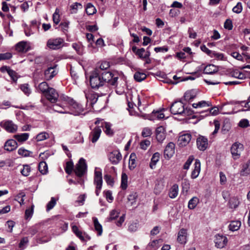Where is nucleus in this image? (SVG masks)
I'll list each match as a JSON object with an SVG mask.
<instances>
[{
    "label": "nucleus",
    "instance_id": "nucleus-30",
    "mask_svg": "<svg viewBox=\"0 0 250 250\" xmlns=\"http://www.w3.org/2000/svg\"><path fill=\"white\" fill-rule=\"evenodd\" d=\"M160 154L158 152L155 153L151 159V162L149 164L150 167L153 169L155 167L157 163L159 161Z\"/></svg>",
    "mask_w": 250,
    "mask_h": 250
},
{
    "label": "nucleus",
    "instance_id": "nucleus-19",
    "mask_svg": "<svg viewBox=\"0 0 250 250\" xmlns=\"http://www.w3.org/2000/svg\"><path fill=\"white\" fill-rule=\"evenodd\" d=\"M216 246L218 248H223L228 242L227 238L225 236L220 235H217L214 240Z\"/></svg>",
    "mask_w": 250,
    "mask_h": 250
},
{
    "label": "nucleus",
    "instance_id": "nucleus-60",
    "mask_svg": "<svg viewBox=\"0 0 250 250\" xmlns=\"http://www.w3.org/2000/svg\"><path fill=\"white\" fill-rule=\"evenodd\" d=\"M243 9L242 4L241 2H238L236 5H235L232 9L233 12L239 14L240 13Z\"/></svg>",
    "mask_w": 250,
    "mask_h": 250
},
{
    "label": "nucleus",
    "instance_id": "nucleus-36",
    "mask_svg": "<svg viewBox=\"0 0 250 250\" xmlns=\"http://www.w3.org/2000/svg\"><path fill=\"white\" fill-rule=\"evenodd\" d=\"M241 225V223L239 221H232L229 225V229L232 231H236L240 228Z\"/></svg>",
    "mask_w": 250,
    "mask_h": 250
},
{
    "label": "nucleus",
    "instance_id": "nucleus-41",
    "mask_svg": "<svg viewBox=\"0 0 250 250\" xmlns=\"http://www.w3.org/2000/svg\"><path fill=\"white\" fill-rule=\"evenodd\" d=\"M136 155L132 153L130 154L129 160L128 167L130 169H133L136 167L135 164Z\"/></svg>",
    "mask_w": 250,
    "mask_h": 250
},
{
    "label": "nucleus",
    "instance_id": "nucleus-2",
    "mask_svg": "<svg viewBox=\"0 0 250 250\" xmlns=\"http://www.w3.org/2000/svg\"><path fill=\"white\" fill-rule=\"evenodd\" d=\"M170 111L174 115H180L184 117L191 115L192 113L190 109L185 108L183 103L181 101L173 103L170 106Z\"/></svg>",
    "mask_w": 250,
    "mask_h": 250
},
{
    "label": "nucleus",
    "instance_id": "nucleus-9",
    "mask_svg": "<svg viewBox=\"0 0 250 250\" xmlns=\"http://www.w3.org/2000/svg\"><path fill=\"white\" fill-rule=\"evenodd\" d=\"M141 117L145 119H148L150 120H161L164 119L165 115L161 110H154L150 114H143L141 115Z\"/></svg>",
    "mask_w": 250,
    "mask_h": 250
},
{
    "label": "nucleus",
    "instance_id": "nucleus-16",
    "mask_svg": "<svg viewBox=\"0 0 250 250\" xmlns=\"http://www.w3.org/2000/svg\"><path fill=\"white\" fill-rule=\"evenodd\" d=\"M175 153V144L172 142L169 143L164 150L165 158L170 159Z\"/></svg>",
    "mask_w": 250,
    "mask_h": 250
},
{
    "label": "nucleus",
    "instance_id": "nucleus-22",
    "mask_svg": "<svg viewBox=\"0 0 250 250\" xmlns=\"http://www.w3.org/2000/svg\"><path fill=\"white\" fill-rule=\"evenodd\" d=\"M191 135L189 133L183 134L178 139L179 144L181 146L187 145L191 140Z\"/></svg>",
    "mask_w": 250,
    "mask_h": 250
},
{
    "label": "nucleus",
    "instance_id": "nucleus-64",
    "mask_svg": "<svg viewBox=\"0 0 250 250\" xmlns=\"http://www.w3.org/2000/svg\"><path fill=\"white\" fill-rule=\"evenodd\" d=\"M104 180L108 185L113 186L114 180L113 178L109 175L106 174L104 176Z\"/></svg>",
    "mask_w": 250,
    "mask_h": 250
},
{
    "label": "nucleus",
    "instance_id": "nucleus-29",
    "mask_svg": "<svg viewBox=\"0 0 250 250\" xmlns=\"http://www.w3.org/2000/svg\"><path fill=\"white\" fill-rule=\"evenodd\" d=\"M136 55L138 56L140 59L144 60L145 58L149 57L150 53L149 51H146L144 48H141L139 49V51H138Z\"/></svg>",
    "mask_w": 250,
    "mask_h": 250
},
{
    "label": "nucleus",
    "instance_id": "nucleus-32",
    "mask_svg": "<svg viewBox=\"0 0 250 250\" xmlns=\"http://www.w3.org/2000/svg\"><path fill=\"white\" fill-rule=\"evenodd\" d=\"M93 219L95 230L97 231L98 235H101L103 232L102 225L99 223L97 218L94 217Z\"/></svg>",
    "mask_w": 250,
    "mask_h": 250
},
{
    "label": "nucleus",
    "instance_id": "nucleus-15",
    "mask_svg": "<svg viewBox=\"0 0 250 250\" xmlns=\"http://www.w3.org/2000/svg\"><path fill=\"white\" fill-rule=\"evenodd\" d=\"M197 148L201 151L205 150L208 147V139L203 136H199L196 141Z\"/></svg>",
    "mask_w": 250,
    "mask_h": 250
},
{
    "label": "nucleus",
    "instance_id": "nucleus-51",
    "mask_svg": "<svg viewBox=\"0 0 250 250\" xmlns=\"http://www.w3.org/2000/svg\"><path fill=\"white\" fill-rule=\"evenodd\" d=\"M49 137V134L45 132H42L36 136V139L38 142L43 141Z\"/></svg>",
    "mask_w": 250,
    "mask_h": 250
},
{
    "label": "nucleus",
    "instance_id": "nucleus-43",
    "mask_svg": "<svg viewBox=\"0 0 250 250\" xmlns=\"http://www.w3.org/2000/svg\"><path fill=\"white\" fill-rule=\"evenodd\" d=\"M146 75L143 72H137L134 75V79L137 82H141L146 78Z\"/></svg>",
    "mask_w": 250,
    "mask_h": 250
},
{
    "label": "nucleus",
    "instance_id": "nucleus-4",
    "mask_svg": "<svg viewBox=\"0 0 250 250\" xmlns=\"http://www.w3.org/2000/svg\"><path fill=\"white\" fill-rule=\"evenodd\" d=\"M90 84L91 87L95 89L104 86L99 70H94L92 72L90 76Z\"/></svg>",
    "mask_w": 250,
    "mask_h": 250
},
{
    "label": "nucleus",
    "instance_id": "nucleus-27",
    "mask_svg": "<svg viewBox=\"0 0 250 250\" xmlns=\"http://www.w3.org/2000/svg\"><path fill=\"white\" fill-rule=\"evenodd\" d=\"M218 71V67L213 64L208 65L204 69V73L207 74H212L217 72Z\"/></svg>",
    "mask_w": 250,
    "mask_h": 250
},
{
    "label": "nucleus",
    "instance_id": "nucleus-6",
    "mask_svg": "<svg viewBox=\"0 0 250 250\" xmlns=\"http://www.w3.org/2000/svg\"><path fill=\"white\" fill-rule=\"evenodd\" d=\"M75 175L78 177H83L87 172V165L85 160L81 158L76 165L74 169Z\"/></svg>",
    "mask_w": 250,
    "mask_h": 250
},
{
    "label": "nucleus",
    "instance_id": "nucleus-40",
    "mask_svg": "<svg viewBox=\"0 0 250 250\" xmlns=\"http://www.w3.org/2000/svg\"><path fill=\"white\" fill-rule=\"evenodd\" d=\"M239 204V199L236 197H231L229 201V206L231 208H236Z\"/></svg>",
    "mask_w": 250,
    "mask_h": 250
},
{
    "label": "nucleus",
    "instance_id": "nucleus-38",
    "mask_svg": "<svg viewBox=\"0 0 250 250\" xmlns=\"http://www.w3.org/2000/svg\"><path fill=\"white\" fill-rule=\"evenodd\" d=\"M199 201V199L197 197H192L188 202V208L190 209L195 208L198 204Z\"/></svg>",
    "mask_w": 250,
    "mask_h": 250
},
{
    "label": "nucleus",
    "instance_id": "nucleus-42",
    "mask_svg": "<svg viewBox=\"0 0 250 250\" xmlns=\"http://www.w3.org/2000/svg\"><path fill=\"white\" fill-rule=\"evenodd\" d=\"M85 11L87 15H92L96 13V9L95 7L90 3H88L86 5Z\"/></svg>",
    "mask_w": 250,
    "mask_h": 250
},
{
    "label": "nucleus",
    "instance_id": "nucleus-61",
    "mask_svg": "<svg viewBox=\"0 0 250 250\" xmlns=\"http://www.w3.org/2000/svg\"><path fill=\"white\" fill-rule=\"evenodd\" d=\"M34 207V206L32 205L30 208H28L26 209L25 212V218L26 219L30 218L32 217L33 213Z\"/></svg>",
    "mask_w": 250,
    "mask_h": 250
},
{
    "label": "nucleus",
    "instance_id": "nucleus-10",
    "mask_svg": "<svg viewBox=\"0 0 250 250\" xmlns=\"http://www.w3.org/2000/svg\"><path fill=\"white\" fill-rule=\"evenodd\" d=\"M44 96L51 103L57 102L59 98L58 93L53 88L49 89V90L44 94Z\"/></svg>",
    "mask_w": 250,
    "mask_h": 250
},
{
    "label": "nucleus",
    "instance_id": "nucleus-12",
    "mask_svg": "<svg viewBox=\"0 0 250 250\" xmlns=\"http://www.w3.org/2000/svg\"><path fill=\"white\" fill-rule=\"evenodd\" d=\"M0 125L4 128L7 132L13 133L18 129V126L11 121H6L1 122Z\"/></svg>",
    "mask_w": 250,
    "mask_h": 250
},
{
    "label": "nucleus",
    "instance_id": "nucleus-52",
    "mask_svg": "<svg viewBox=\"0 0 250 250\" xmlns=\"http://www.w3.org/2000/svg\"><path fill=\"white\" fill-rule=\"evenodd\" d=\"M231 76L240 80H243L246 78L244 74L238 70L232 72L231 73Z\"/></svg>",
    "mask_w": 250,
    "mask_h": 250
},
{
    "label": "nucleus",
    "instance_id": "nucleus-56",
    "mask_svg": "<svg viewBox=\"0 0 250 250\" xmlns=\"http://www.w3.org/2000/svg\"><path fill=\"white\" fill-rule=\"evenodd\" d=\"M56 204V201L54 197H52L51 200L46 205V211H49L52 209Z\"/></svg>",
    "mask_w": 250,
    "mask_h": 250
},
{
    "label": "nucleus",
    "instance_id": "nucleus-23",
    "mask_svg": "<svg viewBox=\"0 0 250 250\" xmlns=\"http://www.w3.org/2000/svg\"><path fill=\"white\" fill-rule=\"evenodd\" d=\"M201 170V163L199 160L196 159L194 164V169L191 172V177L192 179L196 178Z\"/></svg>",
    "mask_w": 250,
    "mask_h": 250
},
{
    "label": "nucleus",
    "instance_id": "nucleus-46",
    "mask_svg": "<svg viewBox=\"0 0 250 250\" xmlns=\"http://www.w3.org/2000/svg\"><path fill=\"white\" fill-rule=\"evenodd\" d=\"M5 69H6L7 72L8 73V74H9V75L10 76V77L12 79V80L14 82H16L18 79V77L17 76V73L15 71H14L12 69H10L9 68L7 67H5Z\"/></svg>",
    "mask_w": 250,
    "mask_h": 250
},
{
    "label": "nucleus",
    "instance_id": "nucleus-57",
    "mask_svg": "<svg viewBox=\"0 0 250 250\" xmlns=\"http://www.w3.org/2000/svg\"><path fill=\"white\" fill-rule=\"evenodd\" d=\"M118 215H119V212L115 209H113L110 211V214H109V217L108 218H107V220L108 221H110L113 220H114L117 217H118Z\"/></svg>",
    "mask_w": 250,
    "mask_h": 250
},
{
    "label": "nucleus",
    "instance_id": "nucleus-20",
    "mask_svg": "<svg viewBox=\"0 0 250 250\" xmlns=\"http://www.w3.org/2000/svg\"><path fill=\"white\" fill-rule=\"evenodd\" d=\"M122 159V155L118 151H114L109 155V159L112 164L116 165Z\"/></svg>",
    "mask_w": 250,
    "mask_h": 250
},
{
    "label": "nucleus",
    "instance_id": "nucleus-63",
    "mask_svg": "<svg viewBox=\"0 0 250 250\" xmlns=\"http://www.w3.org/2000/svg\"><path fill=\"white\" fill-rule=\"evenodd\" d=\"M151 134H152V130L149 127L144 128L142 132V135L144 137L150 136Z\"/></svg>",
    "mask_w": 250,
    "mask_h": 250
},
{
    "label": "nucleus",
    "instance_id": "nucleus-31",
    "mask_svg": "<svg viewBox=\"0 0 250 250\" xmlns=\"http://www.w3.org/2000/svg\"><path fill=\"white\" fill-rule=\"evenodd\" d=\"M29 134L24 133L18 134L14 136V138L19 142H23L26 141L29 138Z\"/></svg>",
    "mask_w": 250,
    "mask_h": 250
},
{
    "label": "nucleus",
    "instance_id": "nucleus-13",
    "mask_svg": "<svg viewBox=\"0 0 250 250\" xmlns=\"http://www.w3.org/2000/svg\"><path fill=\"white\" fill-rule=\"evenodd\" d=\"M30 49V43L27 42L21 41L15 45V50L19 53H26Z\"/></svg>",
    "mask_w": 250,
    "mask_h": 250
},
{
    "label": "nucleus",
    "instance_id": "nucleus-54",
    "mask_svg": "<svg viewBox=\"0 0 250 250\" xmlns=\"http://www.w3.org/2000/svg\"><path fill=\"white\" fill-rule=\"evenodd\" d=\"M195 97V95L193 91H187L184 95V98L187 101L193 99Z\"/></svg>",
    "mask_w": 250,
    "mask_h": 250
},
{
    "label": "nucleus",
    "instance_id": "nucleus-37",
    "mask_svg": "<svg viewBox=\"0 0 250 250\" xmlns=\"http://www.w3.org/2000/svg\"><path fill=\"white\" fill-rule=\"evenodd\" d=\"M39 170L42 174H46L48 172V167L46 163L42 161L39 164L38 167Z\"/></svg>",
    "mask_w": 250,
    "mask_h": 250
},
{
    "label": "nucleus",
    "instance_id": "nucleus-17",
    "mask_svg": "<svg viewBox=\"0 0 250 250\" xmlns=\"http://www.w3.org/2000/svg\"><path fill=\"white\" fill-rule=\"evenodd\" d=\"M57 66L56 65L53 67H50L44 71V78L46 80H50L57 75L58 72Z\"/></svg>",
    "mask_w": 250,
    "mask_h": 250
},
{
    "label": "nucleus",
    "instance_id": "nucleus-55",
    "mask_svg": "<svg viewBox=\"0 0 250 250\" xmlns=\"http://www.w3.org/2000/svg\"><path fill=\"white\" fill-rule=\"evenodd\" d=\"M28 239L27 237H24L21 240L19 247L21 250L24 249L26 246L27 244L28 243Z\"/></svg>",
    "mask_w": 250,
    "mask_h": 250
},
{
    "label": "nucleus",
    "instance_id": "nucleus-49",
    "mask_svg": "<svg viewBox=\"0 0 250 250\" xmlns=\"http://www.w3.org/2000/svg\"><path fill=\"white\" fill-rule=\"evenodd\" d=\"M210 57L211 58H214L217 60L223 61L225 60L224 55L223 53L217 52L215 51H212Z\"/></svg>",
    "mask_w": 250,
    "mask_h": 250
},
{
    "label": "nucleus",
    "instance_id": "nucleus-59",
    "mask_svg": "<svg viewBox=\"0 0 250 250\" xmlns=\"http://www.w3.org/2000/svg\"><path fill=\"white\" fill-rule=\"evenodd\" d=\"M139 227V224L137 223H131L128 226V230L131 232H134L137 230Z\"/></svg>",
    "mask_w": 250,
    "mask_h": 250
},
{
    "label": "nucleus",
    "instance_id": "nucleus-45",
    "mask_svg": "<svg viewBox=\"0 0 250 250\" xmlns=\"http://www.w3.org/2000/svg\"><path fill=\"white\" fill-rule=\"evenodd\" d=\"M31 171V168L29 165H23L22 168L21 169V174L24 176H27L29 175Z\"/></svg>",
    "mask_w": 250,
    "mask_h": 250
},
{
    "label": "nucleus",
    "instance_id": "nucleus-53",
    "mask_svg": "<svg viewBox=\"0 0 250 250\" xmlns=\"http://www.w3.org/2000/svg\"><path fill=\"white\" fill-rule=\"evenodd\" d=\"M21 89L27 96L31 93V89L29 88L28 84L25 83L21 85Z\"/></svg>",
    "mask_w": 250,
    "mask_h": 250
},
{
    "label": "nucleus",
    "instance_id": "nucleus-14",
    "mask_svg": "<svg viewBox=\"0 0 250 250\" xmlns=\"http://www.w3.org/2000/svg\"><path fill=\"white\" fill-rule=\"evenodd\" d=\"M102 133L100 126H96L91 131L89 139L92 143H95L99 139Z\"/></svg>",
    "mask_w": 250,
    "mask_h": 250
},
{
    "label": "nucleus",
    "instance_id": "nucleus-21",
    "mask_svg": "<svg viewBox=\"0 0 250 250\" xmlns=\"http://www.w3.org/2000/svg\"><path fill=\"white\" fill-rule=\"evenodd\" d=\"M85 95L87 99V103H89L90 105L93 106L94 104H95L98 101V94L93 92H90L85 93Z\"/></svg>",
    "mask_w": 250,
    "mask_h": 250
},
{
    "label": "nucleus",
    "instance_id": "nucleus-44",
    "mask_svg": "<svg viewBox=\"0 0 250 250\" xmlns=\"http://www.w3.org/2000/svg\"><path fill=\"white\" fill-rule=\"evenodd\" d=\"M160 241H161V239L153 240L152 242L148 244L147 246L148 249L154 250L157 249L160 247L159 244Z\"/></svg>",
    "mask_w": 250,
    "mask_h": 250
},
{
    "label": "nucleus",
    "instance_id": "nucleus-39",
    "mask_svg": "<svg viewBox=\"0 0 250 250\" xmlns=\"http://www.w3.org/2000/svg\"><path fill=\"white\" fill-rule=\"evenodd\" d=\"M74 164L73 162L70 160L66 162V166L64 167V170L66 173L70 174L74 170Z\"/></svg>",
    "mask_w": 250,
    "mask_h": 250
},
{
    "label": "nucleus",
    "instance_id": "nucleus-25",
    "mask_svg": "<svg viewBox=\"0 0 250 250\" xmlns=\"http://www.w3.org/2000/svg\"><path fill=\"white\" fill-rule=\"evenodd\" d=\"M250 174V160L247 161L242 165L240 171V175L243 176H247Z\"/></svg>",
    "mask_w": 250,
    "mask_h": 250
},
{
    "label": "nucleus",
    "instance_id": "nucleus-48",
    "mask_svg": "<svg viewBox=\"0 0 250 250\" xmlns=\"http://www.w3.org/2000/svg\"><path fill=\"white\" fill-rule=\"evenodd\" d=\"M18 152L20 155L23 157L31 156L32 154V152L23 148H20L19 149Z\"/></svg>",
    "mask_w": 250,
    "mask_h": 250
},
{
    "label": "nucleus",
    "instance_id": "nucleus-50",
    "mask_svg": "<svg viewBox=\"0 0 250 250\" xmlns=\"http://www.w3.org/2000/svg\"><path fill=\"white\" fill-rule=\"evenodd\" d=\"M60 10L58 8L55 9V11L53 14V21L55 24H57L60 21Z\"/></svg>",
    "mask_w": 250,
    "mask_h": 250
},
{
    "label": "nucleus",
    "instance_id": "nucleus-3",
    "mask_svg": "<svg viewBox=\"0 0 250 250\" xmlns=\"http://www.w3.org/2000/svg\"><path fill=\"white\" fill-rule=\"evenodd\" d=\"M101 79L104 82V85H110L113 86L116 85L118 77L115 76L111 72L109 71L100 72Z\"/></svg>",
    "mask_w": 250,
    "mask_h": 250
},
{
    "label": "nucleus",
    "instance_id": "nucleus-58",
    "mask_svg": "<svg viewBox=\"0 0 250 250\" xmlns=\"http://www.w3.org/2000/svg\"><path fill=\"white\" fill-rule=\"evenodd\" d=\"M164 188V186L162 184H156L154 189V192L156 195L159 194L162 191Z\"/></svg>",
    "mask_w": 250,
    "mask_h": 250
},
{
    "label": "nucleus",
    "instance_id": "nucleus-33",
    "mask_svg": "<svg viewBox=\"0 0 250 250\" xmlns=\"http://www.w3.org/2000/svg\"><path fill=\"white\" fill-rule=\"evenodd\" d=\"M51 88L48 86L47 83L45 82L40 83L38 85L39 90L43 95L49 90V89Z\"/></svg>",
    "mask_w": 250,
    "mask_h": 250
},
{
    "label": "nucleus",
    "instance_id": "nucleus-26",
    "mask_svg": "<svg viewBox=\"0 0 250 250\" xmlns=\"http://www.w3.org/2000/svg\"><path fill=\"white\" fill-rule=\"evenodd\" d=\"M187 230L182 229L180 230L178 234L177 240L181 244H184L186 242Z\"/></svg>",
    "mask_w": 250,
    "mask_h": 250
},
{
    "label": "nucleus",
    "instance_id": "nucleus-34",
    "mask_svg": "<svg viewBox=\"0 0 250 250\" xmlns=\"http://www.w3.org/2000/svg\"><path fill=\"white\" fill-rule=\"evenodd\" d=\"M178 193V186L177 184L172 186L169 192V196L170 198H175Z\"/></svg>",
    "mask_w": 250,
    "mask_h": 250
},
{
    "label": "nucleus",
    "instance_id": "nucleus-7",
    "mask_svg": "<svg viewBox=\"0 0 250 250\" xmlns=\"http://www.w3.org/2000/svg\"><path fill=\"white\" fill-rule=\"evenodd\" d=\"M243 145L238 142L234 143L231 146L230 152L234 160H237L240 158L241 152L243 151Z\"/></svg>",
    "mask_w": 250,
    "mask_h": 250
},
{
    "label": "nucleus",
    "instance_id": "nucleus-8",
    "mask_svg": "<svg viewBox=\"0 0 250 250\" xmlns=\"http://www.w3.org/2000/svg\"><path fill=\"white\" fill-rule=\"evenodd\" d=\"M64 41L62 38L50 39L47 42V46L51 49H58L63 46Z\"/></svg>",
    "mask_w": 250,
    "mask_h": 250
},
{
    "label": "nucleus",
    "instance_id": "nucleus-62",
    "mask_svg": "<svg viewBox=\"0 0 250 250\" xmlns=\"http://www.w3.org/2000/svg\"><path fill=\"white\" fill-rule=\"evenodd\" d=\"M12 57V54L10 52L0 54V61L2 60H9Z\"/></svg>",
    "mask_w": 250,
    "mask_h": 250
},
{
    "label": "nucleus",
    "instance_id": "nucleus-24",
    "mask_svg": "<svg viewBox=\"0 0 250 250\" xmlns=\"http://www.w3.org/2000/svg\"><path fill=\"white\" fill-rule=\"evenodd\" d=\"M17 147L18 144L17 142L13 139L7 141L5 142L4 146V149L8 151H13V150L15 149Z\"/></svg>",
    "mask_w": 250,
    "mask_h": 250
},
{
    "label": "nucleus",
    "instance_id": "nucleus-35",
    "mask_svg": "<svg viewBox=\"0 0 250 250\" xmlns=\"http://www.w3.org/2000/svg\"><path fill=\"white\" fill-rule=\"evenodd\" d=\"M110 67L109 62L106 61L102 62L98 68H96L95 70H98L100 72L107 71L106 70Z\"/></svg>",
    "mask_w": 250,
    "mask_h": 250
},
{
    "label": "nucleus",
    "instance_id": "nucleus-18",
    "mask_svg": "<svg viewBox=\"0 0 250 250\" xmlns=\"http://www.w3.org/2000/svg\"><path fill=\"white\" fill-rule=\"evenodd\" d=\"M166 136V129L162 126L158 127L156 129V137L157 140L162 143L165 139Z\"/></svg>",
    "mask_w": 250,
    "mask_h": 250
},
{
    "label": "nucleus",
    "instance_id": "nucleus-11",
    "mask_svg": "<svg viewBox=\"0 0 250 250\" xmlns=\"http://www.w3.org/2000/svg\"><path fill=\"white\" fill-rule=\"evenodd\" d=\"M73 233L82 241H86L90 239V237L85 232L79 230L77 226L73 225L72 227Z\"/></svg>",
    "mask_w": 250,
    "mask_h": 250
},
{
    "label": "nucleus",
    "instance_id": "nucleus-1",
    "mask_svg": "<svg viewBox=\"0 0 250 250\" xmlns=\"http://www.w3.org/2000/svg\"><path fill=\"white\" fill-rule=\"evenodd\" d=\"M66 104H70V108L73 112L72 114L75 115H79L82 114L83 111V108L82 105L75 101L72 99H70L69 98H65L64 101L62 104H56L53 105V109L57 112L66 114L68 113L66 110Z\"/></svg>",
    "mask_w": 250,
    "mask_h": 250
},
{
    "label": "nucleus",
    "instance_id": "nucleus-5",
    "mask_svg": "<svg viewBox=\"0 0 250 250\" xmlns=\"http://www.w3.org/2000/svg\"><path fill=\"white\" fill-rule=\"evenodd\" d=\"M93 183L95 186V194L98 196L99 195L103 185L102 170L99 167L95 168Z\"/></svg>",
    "mask_w": 250,
    "mask_h": 250
},
{
    "label": "nucleus",
    "instance_id": "nucleus-28",
    "mask_svg": "<svg viewBox=\"0 0 250 250\" xmlns=\"http://www.w3.org/2000/svg\"><path fill=\"white\" fill-rule=\"evenodd\" d=\"M102 126L104 127V131L107 135L112 136L114 134V131L111 128V125L110 123L107 122L102 123Z\"/></svg>",
    "mask_w": 250,
    "mask_h": 250
},
{
    "label": "nucleus",
    "instance_id": "nucleus-47",
    "mask_svg": "<svg viewBox=\"0 0 250 250\" xmlns=\"http://www.w3.org/2000/svg\"><path fill=\"white\" fill-rule=\"evenodd\" d=\"M127 187V176L125 173L122 174L121 187L123 189H125Z\"/></svg>",
    "mask_w": 250,
    "mask_h": 250
}]
</instances>
